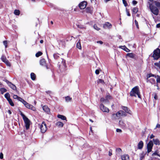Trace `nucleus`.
I'll use <instances>...</instances> for the list:
<instances>
[{
	"instance_id": "nucleus-44",
	"label": "nucleus",
	"mask_w": 160,
	"mask_h": 160,
	"mask_svg": "<svg viewBox=\"0 0 160 160\" xmlns=\"http://www.w3.org/2000/svg\"><path fill=\"white\" fill-rule=\"evenodd\" d=\"M3 44L5 46V48H7V43H8L7 41L6 40L3 41Z\"/></svg>"
},
{
	"instance_id": "nucleus-55",
	"label": "nucleus",
	"mask_w": 160,
	"mask_h": 160,
	"mask_svg": "<svg viewBox=\"0 0 160 160\" xmlns=\"http://www.w3.org/2000/svg\"><path fill=\"white\" fill-rule=\"evenodd\" d=\"M97 43H99L101 45L103 43V42L101 41H99L97 42Z\"/></svg>"
},
{
	"instance_id": "nucleus-60",
	"label": "nucleus",
	"mask_w": 160,
	"mask_h": 160,
	"mask_svg": "<svg viewBox=\"0 0 160 160\" xmlns=\"http://www.w3.org/2000/svg\"><path fill=\"white\" fill-rule=\"evenodd\" d=\"M160 128V124H157V125L156 126V128Z\"/></svg>"
},
{
	"instance_id": "nucleus-10",
	"label": "nucleus",
	"mask_w": 160,
	"mask_h": 160,
	"mask_svg": "<svg viewBox=\"0 0 160 160\" xmlns=\"http://www.w3.org/2000/svg\"><path fill=\"white\" fill-rule=\"evenodd\" d=\"M87 5V2L85 1H82L79 4V6L80 8L81 9H83L86 8Z\"/></svg>"
},
{
	"instance_id": "nucleus-5",
	"label": "nucleus",
	"mask_w": 160,
	"mask_h": 160,
	"mask_svg": "<svg viewBox=\"0 0 160 160\" xmlns=\"http://www.w3.org/2000/svg\"><path fill=\"white\" fill-rule=\"evenodd\" d=\"M151 77H155V78H157V76H155V75L154 74H153L152 73H150L147 75V82H150L152 84H154L155 82V81L154 79L151 78H150L149 79V78H150Z\"/></svg>"
},
{
	"instance_id": "nucleus-22",
	"label": "nucleus",
	"mask_w": 160,
	"mask_h": 160,
	"mask_svg": "<svg viewBox=\"0 0 160 160\" xmlns=\"http://www.w3.org/2000/svg\"><path fill=\"white\" fill-rule=\"evenodd\" d=\"M146 153H147V152H146L145 153V152H142V153L140 154V160H142L143 158H144V156H145L146 154Z\"/></svg>"
},
{
	"instance_id": "nucleus-59",
	"label": "nucleus",
	"mask_w": 160,
	"mask_h": 160,
	"mask_svg": "<svg viewBox=\"0 0 160 160\" xmlns=\"http://www.w3.org/2000/svg\"><path fill=\"white\" fill-rule=\"evenodd\" d=\"M154 98L155 100L157 99H158V97H157V94H155V95L154 96Z\"/></svg>"
},
{
	"instance_id": "nucleus-29",
	"label": "nucleus",
	"mask_w": 160,
	"mask_h": 160,
	"mask_svg": "<svg viewBox=\"0 0 160 160\" xmlns=\"http://www.w3.org/2000/svg\"><path fill=\"white\" fill-rule=\"evenodd\" d=\"M80 40H79L78 42L77 43V47L79 49H81L82 48L81 46V45Z\"/></svg>"
},
{
	"instance_id": "nucleus-41",
	"label": "nucleus",
	"mask_w": 160,
	"mask_h": 160,
	"mask_svg": "<svg viewBox=\"0 0 160 160\" xmlns=\"http://www.w3.org/2000/svg\"><path fill=\"white\" fill-rule=\"evenodd\" d=\"M127 55L131 58H132L134 57L133 54L132 53H128L127 54Z\"/></svg>"
},
{
	"instance_id": "nucleus-50",
	"label": "nucleus",
	"mask_w": 160,
	"mask_h": 160,
	"mask_svg": "<svg viewBox=\"0 0 160 160\" xmlns=\"http://www.w3.org/2000/svg\"><path fill=\"white\" fill-rule=\"evenodd\" d=\"M123 3V4H124V6L126 7L127 5V2L125 0H122Z\"/></svg>"
},
{
	"instance_id": "nucleus-27",
	"label": "nucleus",
	"mask_w": 160,
	"mask_h": 160,
	"mask_svg": "<svg viewBox=\"0 0 160 160\" xmlns=\"http://www.w3.org/2000/svg\"><path fill=\"white\" fill-rule=\"evenodd\" d=\"M31 78L32 80H34L36 78L35 74L34 73H31Z\"/></svg>"
},
{
	"instance_id": "nucleus-40",
	"label": "nucleus",
	"mask_w": 160,
	"mask_h": 160,
	"mask_svg": "<svg viewBox=\"0 0 160 160\" xmlns=\"http://www.w3.org/2000/svg\"><path fill=\"white\" fill-rule=\"evenodd\" d=\"M61 60H62V64L63 65V66L64 67H66V64L65 63V60H64L62 59H61Z\"/></svg>"
},
{
	"instance_id": "nucleus-52",
	"label": "nucleus",
	"mask_w": 160,
	"mask_h": 160,
	"mask_svg": "<svg viewBox=\"0 0 160 160\" xmlns=\"http://www.w3.org/2000/svg\"><path fill=\"white\" fill-rule=\"evenodd\" d=\"M135 23L136 26L138 28V22L136 20H135Z\"/></svg>"
},
{
	"instance_id": "nucleus-13",
	"label": "nucleus",
	"mask_w": 160,
	"mask_h": 160,
	"mask_svg": "<svg viewBox=\"0 0 160 160\" xmlns=\"http://www.w3.org/2000/svg\"><path fill=\"white\" fill-rule=\"evenodd\" d=\"M122 109L126 113L129 114L130 115L132 114V111L127 107L125 106H122Z\"/></svg>"
},
{
	"instance_id": "nucleus-16",
	"label": "nucleus",
	"mask_w": 160,
	"mask_h": 160,
	"mask_svg": "<svg viewBox=\"0 0 160 160\" xmlns=\"http://www.w3.org/2000/svg\"><path fill=\"white\" fill-rule=\"evenodd\" d=\"M86 12L87 13H90L92 14L93 13V8L90 7H87L86 9Z\"/></svg>"
},
{
	"instance_id": "nucleus-46",
	"label": "nucleus",
	"mask_w": 160,
	"mask_h": 160,
	"mask_svg": "<svg viewBox=\"0 0 160 160\" xmlns=\"http://www.w3.org/2000/svg\"><path fill=\"white\" fill-rule=\"evenodd\" d=\"M157 82L158 83L160 82V77L158 76H157Z\"/></svg>"
},
{
	"instance_id": "nucleus-1",
	"label": "nucleus",
	"mask_w": 160,
	"mask_h": 160,
	"mask_svg": "<svg viewBox=\"0 0 160 160\" xmlns=\"http://www.w3.org/2000/svg\"><path fill=\"white\" fill-rule=\"evenodd\" d=\"M150 1H151L152 2H148V3L149 5V7L151 12L154 15H158L159 13V10L157 7L155 6L152 3L153 1L149 0Z\"/></svg>"
},
{
	"instance_id": "nucleus-34",
	"label": "nucleus",
	"mask_w": 160,
	"mask_h": 160,
	"mask_svg": "<svg viewBox=\"0 0 160 160\" xmlns=\"http://www.w3.org/2000/svg\"><path fill=\"white\" fill-rule=\"evenodd\" d=\"M116 151L117 153V155L118 154H120V153L122 152V150L120 148H117V149L116 150Z\"/></svg>"
},
{
	"instance_id": "nucleus-64",
	"label": "nucleus",
	"mask_w": 160,
	"mask_h": 160,
	"mask_svg": "<svg viewBox=\"0 0 160 160\" xmlns=\"http://www.w3.org/2000/svg\"><path fill=\"white\" fill-rule=\"evenodd\" d=\"M8 112L9 113L10 115L12 113V112L10 110H8Z\"/></svg>"
},
{
	"instance_id": "nucleus-63",
	"label": "nucleus",
	"mask_w": 160,
	"mask_h": 160,
	"mask_svg": "<svg viewBox=\"0 0 160 160\" xmlns=\"http://www.w3.org/2000/svg\"><path fill=\"white\" fill-rule=\"evenodd\" d=\"M127 15L128 16H130V13H129V12L127 10Z\"/></svg>"
},
{
	"instance_id": "nucleus-14",
	"label": "nucleus",
	"mask_w": 160,
	"mask_h": 160,
	"mask_svg": "<svg viewBox=\"0 0 160 160\" xmlns=\"http://www.w3.org/2000/svg\"><path fill=\"white\" fill-rule=\"evenodd\" d=\"M40 63L41 65L46 67L47 69H48L49 68L48 67V66L46 63L44 59H42L40 60Z\"/></svg>"
},
{
	"instance_id": "nucleus-51",
	"label": "nucleus",
	"mask_w": 160,
	"mask_h": 160,
	"mask_svg": "<svg viewBox=\"0 0 160 160\" xmlns=\"http://www.w3.org/2000/svg\"><path fill=\"white\" fill-rule=\"evenodd\" d=\"M108 155L109 156H111L112 155V150L111 149L109 150Z\"/></svg>"
},
{
	"instance_id": "nucleus-25",
	"label": "nucleus",
	"mask_w": 160,
	"mask_h": 160,
	"mask_svg": "<svg viewBox=\"0 0 160 160\" xmlns=\"http://www.w3.org/2000/svg\"><path fill=\"white\" fill-rule=\"evenodd\" d=\"M56 125L59 127H62L63 126V124L61 122H58L56 123Z\"/></svg>"
},
{
	"instance_id": "nucleus-28",
	"label": "nucleus",
	"mask_w": 160,
	"mask_h": 160,
	"mask_svg": "<svg viewBox=\"0 0 160 160\" xmlns=\"http://www.w3.org/2000/svg\"><path fill=\"white\" fill-rule=\"evenodd\" d=\"M120 48H122L124 50L126 51L127 52H128L129 51V49H128L125 46H120L119 47Z\"/></svg>"
},
{
	"instance_id": "nucleus-4",
	"label": "nucleus",
	"mask_w": 160,
	"mask_h": 160,
	"mask_svg": "<svg viewBox=\"0 0 160 160\" xmlns=\"http://www.w3.org/2000/svg\"><path fill=\"white\" fill-rule=\"evenodd\" d=\"M154 59L157 60L160 57V49L157 48L153 51L152 56Z\"/></svg>"
},
{
	"instance_id": "nucleus-6",
	"label": "nucleus",
	"mask_w": 160,
	"mask_h": 160,
	"mask_svg": "<svg viewBox=\"0 0 160 160\" xmlns=\"http://www.w3.org/2000/svg\"><path fill=\"white\" fill-rule=\"evenodd\" d=\"M20 99L21 100V99ZM22 102L23 103L26 107L30 109L33 111H35L36 110L35 108L33 106L28 103L23 99H22Z\"/></svg>"
},
{
	"instance_id": "nucleus-18",
	"label": "nucleus",
	"mask_w": 160,
	"mask_h": 160,
	"mask_svg": "<svg viewBox=\"0 0 160 160\" xmlns=\"http://www.w3.org/2000/svg\"><path fill=\"white\" fill-rule=\"evenodd\" d=\"M122 160H129V156L128 154H124L121 156Z\"/></svg>"
},
{
	"instance_id": "nucleus-43",
	"label": "nucleus",
	"mask_w": 160,
	"mask_h": 160,
	"mask_svg": "<svg viewBox=\"0 0 160 160\" xmlns=\"http://www.w3.org/2000/svg\"><path fill=\"white\" fill-rule=\"evenodd\" d=\"M98 83H101L102 84L104 83V80H102V79H99L98 80Z\"/></svg>"
},
{
	"instance_id": "nucleus-30",
	"label": "nucleus",
	"mask_w": 160,
	"mask_h": 160,
	"mask_svg": "<svg viewBox=\"0 0 160 160\" xmlns=\"http://www.w3.org/2000/svg\"><path fill=\"white\" fill-rule=\"evenodd\" d=\"M2 61L4 62L8 60L6 58V57L4 55H2L1 58Z\"/></svg>"
},
{
	"instance_id": "nucleus-62",
	"label": "nucleus",
	"mask_w": 160,
	"mask_h": 160,
	"mask_svg": "<svg viewBox=\"0 0 160 160\" xmlns=\"http://www.w3.org/2000/svg\"><path fill=\"white\" fill-rule=\"evenodd\" d=\"M154 137V136L152 134L150 137V138L151 139H152V138H153Z\"/></svg>"
},
{
	"instance_id": "nucleus-7",
	"label": "nucleus",
	"mask_w": 160,
	"mask_h": 160,
	"mask_svg": "<svg viewBox=\"0 0 160 160\" xmlns=\"http://www.w3.org/2000/svg\"><path fill=\"white\" fill-rule=\"evenodd\" d=\"M39 127L42 133H45L47 130V125L44 122H42V124L40 125Z\"/></svg>"
},
{
	"instance_id": "nucleus-17",
	"label": "nucleus",
	"mask_w": 160,
	"mask_h": 160,
	"mask_svg": "<svg viewBox=\"0 0 160 160\" xmlns=\"http://www.w3.org/2000/svg\"><path fill=\"white\" fill-rule=\"evenodd\" d=\"M112 25L109 22H106L103 25V27L104 28H111L112 27Z\"/></svg>"
},
{
	"instance_id": "nucleus-32",
	"label": "nucleus",
	"mask_w": 160,
	"mask_h": 160,
	"mask_svg": "<svg viewBox=\"0 0 160 160\" xmlns=\"http://www.w3.org/2000/svg\"><path fill=\"white\" fill-rule=\"evenodd\" d=\"M5 97L7 99V100L10 99V95L9 93H7L4 95Z\"/></svg>"
},
{
	"instance_id": "nucleus-9",
	"label": "nucleus",
	"mask_w": 160,
	"mask_h": 160,
	"mask_svg": "<svg viewBox=\"0 0 160 160\" xmlns=\"http://www.w3.org/2000/svg\"><path fill=\"white\" fill-rule=\"evenodd\" d=\"M153 143L152 141H150L147 145V152L149 153L152 151L153 146ZM148 155V154H147Z\"/></svg>"
},
{
	"instance_id": "nucleus-47",
	"label": "nucleus",
	"mask_w": 160,
	"mask_h": 160,
	"mask_svg": "<svg viewBox=\"0 0 160 160\" xmlns=\"http://www.w3.org/2000/svg\"><path fill=\"white\" fill-rule=\"evenodd\" d=\"M53 57L55 59H57L58 58L59 56L58 54H53Z\"/></svg>"
},
{
	"instance_id": "nucleus-42",
	"label": "nucleus",
	"mask_w": 160,
	"mask_h": 160,
	"mask_svg": "<svg viewBox=\"0 0 160 160\" xmlns=\"http://www.w3.org/2000/svg\"><path fill=\"white\" fill-rule=\"evenodd\" d=\"M93 27L95 29L98 31L100 29V28L99 27H98L97 25L96 24H94V25Z\"/></svg>"
},
{
	"instance_id": "nucleus-19",
	"label": "nucleus",
	"mask_w": 160,
	"mask_h": 160,
	"mask_svg": "<svg viewBox=\"0 0 160 160\" xmlns=\"http://www.w3.org/2000/svg\"><path fill=\"white\" fill-rule=\"evenodd\" d=\"M143 146V143L142 141H140L139 142L138 145V148L141 149L142 148Z\"/></svg>"
},
{
	"instance_id": "nucleus-36",
	"label": "nucleus",
	"mask_w": 160,
	"mask_h": 160,
	"mask_svg": "<svg viewBox=\"0 0 160 160\" xmlns=\"http://www.w3.org/2000/svg\"><path fill=\"white\" fill-rule=\"evenodd\" d=\"M14 14L16 15H18L20 14V11L16 9L14 11Z\"/></svg>"
},
{
	"instance_id": "nucleus-2",
	"label": "nucleus",
	"mask_w": 160,
	"mask_h": 160,
	"mask_svg": "<svg viewBox=\"0 0 160 160\" xmlns=\"http://www.w3.org/2000/svg\"><path fill=\"white\" fill-rule=\"evenodd\" d=\"M130 95L131 97H136L137 95L138 98H141L139 88L138 86H136L132 89L130 92Z\"/></svg>"
},
{
	"instance_id": "nucleus-31",
	"label": "nucleus",
	"mask_w": 160,
	"mask_h": 160,
	"mask_svg": "<svg viewBox=\"0 0 160 160\" xmlns=\"http://www.w3.org/2000/svg\"><path fill=\"white\" fill-rule=\"evenodd\" d=\"M119 112L120 113H121V114L122 117H125L127 116V114L125 112H124L123 111L120 110L119 111Z\"/></svg>"
},
{
	"instance_id": "nucleus-48",
	"label": "nucleus",
	"mask_w": 160,
	"mask_h": 160,
	"mask_svg": "<svg viewBox=\"0 0 160 160\" xmlns=\"http://www.w3.org/2000/svg\"><path fill=\"white\" fill-rule=\"evenodd\" d=\"M7 66L10 67L11 66V64L10 63V62L8 61V60H7L6 62H4Z\"/></svg>"
},
{
	"instance_id": "nucleus-3",
	"label": "nucleus",
	"mask_w": 160,
	"mask_h": 160,
	"mask_svg": "<svg viewBox=\"0 0 160 160\" xmlns=\"http://www.w3.org/2000/svg\"><path fill=\"white\" fill-rule=\"evenodd\" d=\"M20 115L22 117L24 121L26 129H28L29 128L30 125V120L22 112H21Z\"/></svg>"
},
{
	"instance_id": "nucleus-24",
	"label": "nucleus",
	"mask_w": 160,
	"mask_h": 160,
	"mask_svg": "<svg viewBox=\"0 0 160 160\" xmlns=\"http://www.w3.org/2000/svg\"><path fill=\"white\" fill-rule=\"evenodd\" d=\"M13 98L15 99H17L18 101H20L21 102H22V100H21L20 99H23L19 97L17 95H14L13 96Z\"/></svg>"
},
{
	"instance_id": "nucleus-56",
	"label": "nucleus",
	"mask_w": 160,
	"mask_h": 160,
	"mask_svg": "<svg viewBox=\"0 0 160 160\" xmlns=\"http://www.w3.org/2000/svg\"><path fill=\"white\" fill-rule=\"evenodd\" d=\"M3 158V154L1 152L0 154V158L2 159Z\"/></svg>"
},
{
	"instance_id": "nucleus-23",
	"label": "nucleus",
	"mask_w": 160,
	"mask_h": 160,
	"mask_svg": "<svg viewBox=\"0 0 160 160\" xmlns=\"http://www.w3.org/2000/svg\"><path fill=\"white\" fill-rule=\"evenodd\" d=\"M58 117L62 120H65L67 121L66 117L63 115L59 114L58 115Z\"/></svg>"
},
{
	"instance_id": "nucleus-45",
	"label": "nucleus",
	"mask_w": 160,
	"mask_h": 160,
	"mask_svg": "<svg viewBox=\"0 0 160 160\" xmlns=\"http://www.w3.org/2000/svg\"><path fill=\"white\" fill-rule=\"evenodd\" d=\"M155 65L158 66L160 68V61L158 62H156L154 63Z\"/></svg>"
},
{
	"instance_id": "nucleus-11",
	"label": "nucleus",
	"mask_w": 160,
	"mask_h": 160,
	"mask_svg": "<svg viewBox=\"0 0 160 160\" xmlns=\"http://www.w3.org/2000/svg\"><path fill=\"white\" fill-rule=\"evenodd\" d=\"M5 81L6 82L9 87H10L13 90H16V87L11 82H9L8 80H5Z\"/></svg>"
},
{
	"instance_id": "nucleus-21",
	"label": "nucleus",
	"mask_w": 160,
	"mask_h": 160,
	"mask_svg": "<svg viewBox=\"0 0 160 160\" xmlns=\"http://www.w3.org/2000/svg\"><path fill=\"white\" fill-rule=\"evenodd\" d=\"M153 141L154 143L156 145H159L160 144V141L158 139H153Z\"/></svg>"
},
{
	"instance_id": "nucleus-20",
	"label": "nucleus",
	"mask_w": 160,
	"mask_h": 160,
	"mask_svg": "<svg viewBox=\"0 0 160 160\" xmlns=\"http://www.w3.org/2000/svg\"><path fill=\"white\" fill-rule=\"evenodd\" d=\"M119 124L120 126L124 128L125 127L126 124L122 120H121L119 121Z\"/></svg>"
},
{
	"instance_id": "nucleus-35",
	"label": "nucleus",
	"mask_w": 160,
	"mask_h": 160,
	"mask_svg": "<svg viewBox=\"0 0 160 160\" xmlns=\"http://www.w3.org/2000/svg\"><path fill=\"white\" fill-rule=\"evenodd\" d=\"M8 101L9 104L11 106H14V104L11 98L8 100Z\"/></svg>"
},
{
	"instance_id": "nucleus-26",
	"label": "nucleus",
	"mask_w": 160,
	"mask_h": 160,
	"mask_svg": "<svg viewBox=\"0 0 160 160\" xmlns=\"http://www.w3.org/2000/svg\"><path fill=\"white\" fill-rule=\"evenodd\" d=\"M65 99L66 102H69L71 101L72 98L69 96H67L65 97Z\"/></svg>"
},
{
	"instance_id": "nucleus-38",
	"label": "nucleus",
	"mask_w": 160,
	"mask_h": 160,
	"mask_svg": "<svg viewBox=\"0 0 160 160\" xmlns=\"http://www.w3.org/2000/svg\"><path fill=\"white\" fill-rule=\"evenodd\" d=\"M155 4L156 6L158 7V8H160V2H155Z\"/></svg>"
},
{
	"instance_id": "nucleus-37",
	"label": "nucleus",
	"mask_w": 160,
	"mask_h": 160,
	"mask_svg": "<svg viewBox=\"0 0 160 160\" xmlns=\"http://www.w3.org/2000/svg\"><path fill=\"white\" fill-rule=\"evenodd\" d=\"M42 54V53L41 52L39 51L36 54L35 56L36 57H38L40 56H41Z\"/></svg>"
},
{
	"instance_id": "nucleus-53",
	"label": "nucleus",
	"mask_w": 160,
	"mask_h": 160,
	"mask_svg": "<svg viewBox=\"0 0 160 160\" xmlns=\"http://www.w3.org/2000/svg\"><path fill=\"white\" fill-rule=\"evenodd\" d=\"M95 73L97 75L98 74H99V70H98V69L96 70L95 71Z\"/></svg>"
},
{
	"instance_id": "nucleus-58",
	"label": "nucleus",
	"mask_w": 160,
	"mask_h": 160,
	"mask_svg": "<svg viewBox=\"0 0 160 160\" xmlns=\"http://www.w3.org/2000/svg\"><path fill=\"white\" fill-rule=\"evenodd\" d=\"M105 100V99L103 98H101L100 99V101L101 102H104V101Z\"/></svg>"
},
{
	"instance_id": "nucleus-57",
	"label": "nucleus",
	"mask_w": 160,
	"mask_h": 160,
	"mask_svg": "<svg viewBox=\"0 0 160 160\" xmlns=\"http://www.w3.org/2000/svg\"><path fill=\"white\" fill-rule=\"evenodd\" d=\"M132 3L134 5H135L137 4V2L136 1L133 0L132 1Z\"/></svg>"
},
{
	"instance_id": "nucleus-8",
	"label": "nucleus",
	"mask_w": 160,
	"mask_h": 160,
	"mask_svg": "<svg viewBox=\"0 0 160 160\" xmlns=\"http://www.w3.org/2000/svg\"><path fill=\"white\" fill-rule=\"evenodd\" d=\"M119 111L117 112L116 114H113L112 116V119L113 120H116L117 119L121 118L122 116Z\"/></svg>"
},
{
	"instance_id": "nucleus-12",
	"label": "nucleus",
	"mask_w": 160,
	"mask_h": 160,
	"mask_svg": "<svg viewBox=\"0 0 160 160\" xmlns=\"http://www.w3.org/2000/svg\"><path fill=\"white\" fill-rule=\"evenodd\" d=\"M100 109L103 112H108L109 110L108 108L104 106L102 104H101L100 105Z\"/></svg>"
},
{
	"instance_id": "nucleus-39",
	"label": "nucleus",
	"mask_w": 160,
	"mask_h": 160,
	"mask_svg": "<svg viewBox=\"0 0 160 160\" xmlns=\"http://www.w3.org/2000/svg\"><path fill=\"white\" fill-rule=\"evenodd\" d=\"M138 11V8H134L132 9L133 12L135 13H136Z\"/></svg>"
},
{
	"instance_id": "nucleus-54",
	"label": "nucleus",
	"mask_w": 160,
	"mask_h": 160,
	"mask_svg": "<svg viewBox=\"0 0 160 160\" xmlns=\"http://www.w3.org/2000/svg\"><path fill=\"white\" fill-rule=\"evenodd\" d=\"M116 131L117 132H119L120 133V132H122V131L121 129L118 128V129H116Z\"/></svg>"
},
{
	"instance_id": "nucleus-33",
	"label": "nucleus",
	"mask_w": 160,
	"mask_h": 160,
	"mask_svg": "<svg viewBox=\"0 0 160 160\" xmlns=\"http://www.w3.org/2000/svg\"><path fill=\"white\" fill-rule=\"evenodd\" d=\"M0 91H1L2 94H3L4 92H7V90L5 88H2L0 89Z\"/></svg>"
},
{
	"instance_id": "nucleus-61",
	"label": "nucleus",
	"mask_w": 160,
	"mask_h": 160,
	"mask_svg": "<svg viewBox=\"0 0 160 160\" xmlns=\"http://www.w3.org/2000/svg\"><path fill=\"white\" fill-rule=\"evenodd\" d=\"M156 27L157 28H160V23H159L158 24L156 25Z\"/></svg>"
},
{
	"instance_id": "nucleus-49",
	"label": "nucleus",
	"mask_w": 160,
	"mask_h": 160,
	"mask_svg": "<svg viewBox=\"0 0 160 160\" xmlns=\"http://www.w3.org/2000/svg\"><path fill=\"white\" fill-rule=\"evenodd\" d=\"M110 97V96H107V97H106V99H105V100L104 101V102L105 103H108V98H109Z\"/></svg>"
},
{
	"instance_id": "nucleus-15",
	"label": "nucleus",
	"mask_w": 160,
	"mask_h": 160,
	"mask_svg": "<svg viewBox=\"0 0 160 160\" xmlns=\"http://www.w3.org/2000/svg\"><path fill=\"white\" fill-rule=\"evenodd\" d=\"M42 108L43 110L47 114H49L50 113V109L46 105L43 106L42 107Z\"/></svg>"
}]
</instances>
